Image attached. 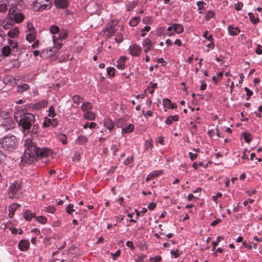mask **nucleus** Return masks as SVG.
Wrapping results in <instances>:
<instances>
[{
  "label": "nucleus",
  "mask_w": 262,
  "mask_h": 262,
  "mask_svg": "<svg viewBox=\"0 0 262 262\" xmlns=\"http://www.w3.org/2000/svg\"><path fill=\"white\" fill-rule=\"evenodd\" d=\"M25 147L24 155L21 157V162L30 164L39 158L48 157L51 155L49 148H38L32 139L27 138L24 140Z\"/></svg>",
  "instance_id": "nucleus-1"
},
{
  "label": "nucleus",
  "mask_w": 262,
  "mask_h": 262,
  "mask_svg": "<svg viewBox=\"0 0 262 262\" xmlns=\"http://www.w3.org/2000/svg\"><path fill=\"white\" fill-rule=\"evenodd\" d=\"M24 18L25 15L16 7L14 6L9 9L6 19L1 20L0 24L4 29H8L12 27L15 23L22 22Z\"/></svg>",
  "instance_id": "nucleus-2"
},
{
  "label": "nucleus",
  "mask_w": 262,
  "mask_h": 262,
  "mask_svg": "<svg viewBox=\"0 0 262 262\" xmlns=\"http://www.w3.org/2000/svg\"><path fill=\"white\" fill-rule=\"evenodd\" d=\"M15 118L18 122L19 126H21L24 129L28 130V131H29L32 123L35 121V117L31 113H22V114H20L19 120L17 116H15Z\"/></svg>",
  "instance_id": "nucleus-3"
},
{
  "label": "nucleus",
  "mask_w": 262,
  "mask_h": 262,
  "mask_svg": "<svg viewBox=\"0 0 262 262\" xmlns=\"http://www.w3.org/2000/svg\"><path fill=\"white\" fill-rule=\"evenodd\" d=\"M17 140L13 135H8L0 140V148L8 151H12L16 147Z\"/></svg>",
  "instance_id": "nucleus-4"
},
{
  "label": "nucleus",
  "mask_w": 262,
  "mask_h": 262,
  "mask_svg": "<svg viewBox=\"0 0 262 262\" xmlns=\"http://www.w3.org/2000/svg\"><path fill=\"white\" fill-rule=\"evenodd\" d=\"M50 7L51 2L49 0H36L33 4V9L36 11H42Z\"/></svg>",
  "instance_id": "nucleus-5"
},
{
  "label": "nucleus",
  "mask_w": 262,
  "mask_h": 262,
  "mask_svg": "<svg viewBox=\"0 0 262 262\" xmlns=\"http://www.w3.org/2000/svg\"><path fill=\"white\" fill-rule=\"evenodd\" d=\"M20 189V185L17 182H14L11 183L9 188L8 193L10 195L9 198L13 199L15 197L14 194H16Z\"/></svg>",
  "instance_id": "nucleus-6"
},
{
  "label": "nucleus",
  "mask_w": 262,
  "mask_h": 262,
  "mask_svg": "<svg viewBox=\"0 0 262 262\" xmlns=\"http://www.w3.org/2000/svg\"><path fill=\"white\" fill-rule=\"evenodd\" d=\"M56 52L53 48H47L43 49L40 53V57L42 58H47L54 55Z\"/></svg>",
  "instance_id": "nucleus-7"
},
{
  "label": "nucleus",
  "mask_w": 262,
  "mask_h": 262,
  "mask_svg": "<svg viewBox=\"0 0 262 262\" xmlns=\"http://www.w3.org/2000/svg\"><path fill=\"white\" fill-rule=\"evenodd\" d=\"M129 50L130 54L133 56H138L142 51L141 47L137 44H133L130 46Z\"/></svg>",
  "instance_id": "nucleus-8"
},
{
  "label": "nucleus",
  "mask_w": 262,
  "mask_h": 262,
  "mask_svg": "<svg viewBox=\"0 0 262 262\" xmlns=\"http://www.w3.org/2000/svg\"><path fill=\"white\" fill-rule=\"evenodd\" d=\"M29 245L30 243L28 240L22 239L18 244V247L21 251H25L28 249Z\"/></svg>",
  "instance_id": "nucleus-9"
},
{
  "label": "nucleus",
  "mask_w": 262,
  "mask_h": 262,
  "mask_svg": "<svg viewBox=\"0 0 262 262\" xmlns=\"http://www.w3.org/2000/svg\"><path fill=\"white\" fill-rule=\"evenodd\" d=\"M55 6L59 8L64 9L68 5V0H54Z\"/></svg>",
  "instance_id": "nucleus-10"
},
{
  "label": "nucleus",
  "mask_w": 262,
  "mask_h": 262,
  "mask_svg": "<svg viewBox=\"0 0 262 262\" xmlns=\"http://www.w3.org/2000/svg\"><path fill=\"white\" fill-rule=\"evenodd\" d=\"M163 170H155L150 173L146 178V181H149L151 179L156 178L160 175L162 174Z\"/></svg>",
  "instance_id": "nucleus-11"
},
{
  "label": "nucleus",
  "mask_w": 262,
  "mask_h": 262,
  "mask_svg": "<svg viewBox=\"0 0 262 262\" xmlns=\"http://www.w3.org/2000/svg\"><path fill=\"white\" fill-rule=\"evenodd\" d=\"M142 45L144 48V52L147 53L151 48L152 42L149 38H146L143 42Z\"/></svg>",
  "instance_id": "nucleus-12"
},
{
  "label": "nucleus",
  "mask_w": 262,
  "mask_h": 262,
  "mask_svg": "<svg viewBox=\"0 0 262 262\" xmlns=\"http://www.w3.org/2000/svg\"><path fill=\"white\" fill-rule=\"evenodd\" d=\"M126 60L125 56H121L117 62L116 67L120 70H123L124 68V62Z\"/></svg>",
  "instance_id": "nucleus-13"
},
{
  "label": "nucleus",
  "mask_w": 262,
  "mask_h": 262,
  "mask_svg": "<svg viewBox=\"0 0 262 262\" xmlns=\"http://www.w3.org/2000/svg\"><path fill=\"white\" fill-rule=\"evenodd\" d=\"M113 25H109L105 29V32L107 33V36L108 37H111L116 32V29L114 28Z\"/></svg>",
  "instance_id": "nucleus-14"
},
{
  "label": "nucleus",
  "mask_w": 262,
  "mask_h": 262,
  "mask_svg": "<svg viewBox=\"0 0 262 262\" xmlns=\"http://www.w3.org/2000/svg\"><path fill=\"white\" fill-rule=\"evenodd\" d=\"M229 33L234 36L237 35L240 32V30L238 27H234L233 26H229L228 28Z\"/></svg>",
  "instance_id": "nucleus-15"
},
{
  "label": "nucleus",
  "mask_w": 262,
  "mask_h": 262,
  "mask_svg": "<svg viewBox=\"0 0 262 262\" xmlns=\"http://www.w3.org/2000/svg\"><path fill=\"white\" fill-rule=\"evenodd\" d=\"M104 125L110 130H112L114 127V124L113 122L109 118L104 120Z\"/></svg>",
  "instance_id": "nucleus-16"
},
{
  "label": "nucleus",
  "mask_w": 262,
  "mask_h": 262,
  "mask_svg": "<svg viewBox=\"0 0 262 262\" xmlns=\"http://www.w3.org/2000/svg\"><path fill=\"white\" fill-rule=\"evenodd\" d=\"M53 41L54 45L52 48H53L55 52L56 53L61 48L62 44L58 42L55 36H53Z\"/></svg>",
  "instance_id": "nucleus-17"
},
{
  "label": "nucleus",
  "mask_w": 262,
  "mask_h": 262,
  "mask_svg": "<svg viewBox=\"0 0 262 262\" xmlns=\"http://www.w3.org/2000/svg\"><path fill=\"white\" fill-rule=\"evenodd\" d=\"M47 104V102L46 100H42L37 102L34 105V108L39 110L45 107Z\"/></svg>",
  "instance_id": "nucleus-18"
},
{
  "label": "nucleus",
  "mask_w": 262,
  "mask_h": 262,
  "mask_svg": "<svg viewBox=\"0 0 262 262\" xmlns=\"http://www.w3.org/2000/svg\"><path fill=\"white\" fill-rule=\"evenodd\" d=\"M30 86L28 84L24 83L17 86V91L18 93H22L25 91L28 90Z\"/></svg>",
  "instance_id": "nucleus-19"
},
{
  "label": "nucleus",
  "mask_w": 262,
  "mask_h": 262,
  "mask_svg": "<svg viewBox=\"0 0 262 262\" xmlns=\"http://www.w3.org/2000/svg\"><path fill=\"white\" fill-rule=\"evenodd\" d=\"M179 120V117L177 115L170 116H169L165 121V123L168 125L172 124V121H177Z\"/></svg>",
  "instance_id": "nucleus-20"
},
{
  "label": "nucleus",
  "mask_w": 262,
  "mask_h": 262,
  "mask_svg": "<svg viewBox=\"0 0 262 262\" xmlns=\"http://www.w3.org/2000/svg\"><path fill=\"white\" fill-rule=\"evenodd\" d=\"M173 30L176 33L180 34L183 32L184 28L182 25L178 24H173Z\"/></svg>",
  "instance_id": "nucleus-21"
},
{
  "label": "nucleus",
  "mask_w": 262,
  "mask_h": 262,
  "mask_svg": "<svg viewBox=\"0 0 262 262\" xmlns=\"http://www.w3.org/2000/svg\"><path fill=\"white\" fill-rule=\"evenodd\" d=\"M35 214L33 213L31 211L27 210L24 214V218L27 221H30L32 217H35Z\"/></svg>",
  "instance_id": "nucleus-22"
},
{
  "label": "nucleus",
  "mask_w": 262,
  "mask_h": 262,
  "mask_svg": "<svg viewBox=\"0 0 262 262\" xmlns=\"http://www.w3.org/2000/svg\"><path fill=\"white\" fill-rule=\"evenodd\" d=\"M138 0H134L132 2H130L126 6L127 10L128 11H130L133 10V9L138 4Z\"/></svg>",
  "instance_id": "nucleus-23"
},
{
  "label": "nucleus",
  "mask_w": 262,
  "mask_h": 262,
  "mask_svg": "<svg viewBox=\"0 0 262 262\" xmlns=\"http://www.w3.org/2000/svg\"><path fill=\"white\" fill-rule=\"evenodd\" d=\"M20 206L19 205L17 204H11L9 207V212H10L9 213V215L10 216V217H11L13 214H14V212Z\"/></svg>",
  "instance_id": "nucleus-24"
},
{
  "label": "nucleus",
  "mask_w": 262,
  "mask_h": 262,
  "mask_svg": "<svg viewBox=\"0 0 262 262\" xmlns=\"http://www.w3.org/2000/svg\"><path fill=\"white\" fill-rule=\"evenodd\" d=\"M84 117L90 120H94L95 118V114L90 111L85 112L83 115Z\"/></svg>",
  "instance_id": "nucleus-25"
},
{
  "label": "nucleus",
  "mask_w": 262,
  "mask_h": 262,
  "mask_svg": "<svg viewBox=\"0 0 262 262\" xmlns=\"http://www.w3.org/2000/svg\"><path fill=\"white\" fill-rule=\"evenodd\" d=\"M92 108V105L89 102H84L81 105V109L83 112H88Z\"/></svg>",
  "instance_id": "nucleus-26"
},
{
  "label": "nucleus",
  "mask_w": 262,
  "mask_h": 262,
  "mask_svg": "<svg viewBox=\"0 0 262 262\" xmlns=\"http://www.w3.org/2000/svg\"><path fill=\"white\" fill-rule=\"evenodd\" d=\"M19 34V30L17 28H14L13 30H10L8 33V35L9 36L14 38L16 36H17Z\"/></svg>",
  "instance_id": "nucleus-27"
},
{
  "label": "nucleus",
  "mask_w": 262,
  "mask_h": 262,
  "mask_svg": "<svg viewBox=\"0 0 262 262\" xmlns=\"http://www.w3.org/2000/svg\"><path fill=\"white\" fill-rule=\"evenodd\" d=\"M68 31L67 30L62 29L60 31L59 37L60 40H64L66 39L68 37Z\"/></svg>",
  "instance_id": "nucleus-28"
},
{
  "label": "nucleus",
  "mask_w": 262,
  "mask_h": 262,
  "mask_svg": "<svg viewBox=\"0 0 262 262\" xmlns=\"http://www.w3.org/2000/svg\"><path fill=\"white\" fill-rule=\"evenodd\" d=\"M134 126L133 124H130L127 127L122 128V133H130L134 130Z\"/></svg>",
  "instance_id": "nucleus-29"
},
{
  "label": "nucleus",
  "mask_w": 262,
  "mask_h": 262,
  "mask_svg": "<svg viewBox=\"0 0 262 262\" xmlns=\"http://www.w3.org/2000/svg\"><path fill=\"white\" fill-rule=\"evenodd\" d=\"M57 139L63 144H66L67 142V137L64 134L58 135Z\"/></svg>",
  "instance_id": "nucleus-30"
},
{
  "label": "nucleus",
  "mask_w": 262,
  "mask_h": 262,
  "mask_svg": "<svg viewBox=\"0 0 262 262\" xmlns=\"http://www.w3.org/2000/svg\"><path fill=\"white\" fill-rule=\"evenodd\" d=\"M77 141L79 144H82L88 142V139L84 136H81L78 138Z\"/></svg>",
  "instance_id": "nucleus-31"
},
{
  "label": "nucleus",
  "mask_w": 262,
  "mask_h": 262,
  "mask_svg": "<svg viewBox=\"0 0 262 262\" xmlns=\"http://www.w3.org/2000/svg\"><path fill=\"white\" fill-rule=\"evenodd\" d=\"M215 13L212 11H208L206 12V15L205 16V20H209L211 18L214 17Z\"/></svg>",
  "instance_id": "nucleus-32"
},
{
  "label": "nucleus",
  "mask_w": 262,
  "mask_h": 262,
  "mask_svg": "<svg viewBox=\"0 0 262 262\" xmlns=\"http://www.w3.org/2000/svg\"><path fill=\"white\" fill-rule=\"evenodd\" d=\"M248 15L249 16L250 20L254 24H255L259 21V18L258 17L255 18L252 13L249 12L248 13Z\"/></svg>",
  "instance_id": "nucleus-33"
},
{
  "label": "nucleus",
  "mask_w": 262,
  "mask_h": 262,
  "mask_svg": "<svg viewBox=\"0 0 262 262\" xmlns=\"http://www.w3.org/2000/svg\"><path fill=\"white\" fill-rule=\"evenodd\" d=\"M140 21V18L136 17L132 18L129 21V25L131 26H136Z\"/></svg>",
  "instance_id": "nucleus-34"
},
{
  "label": "nucleus",
  "mask_w": 262,
  "mask_h": 262,
  "mask_svg": "<svg viewBox=\"0 0 262 262\" xmlns=\"http://www.w3.org/2000/svg\"><path fill=\"white\" fill-rule=\"evenodd\" d=\"M96 124L95 122H91V123L86 122L85 124H84L83 125V127L85 129L87 128L88 127H89V128L92 129V128H95L96 127Z\"/></svg>",
  "instance_id": "nucleus-35"
},
{
  "label": "nucleus",
  "mask_w": 262,
  "mask_h": 262,
  "mask_svg": "<svg viewBox=\"0 0 262 262\" xmlns=\"http://www.w3.org/2000/svg\"><path fill=\"white\" fill-rule=\"evenodd\" d=\"M11 52V48L9 46H5L3 48L2 53L5 55L8 56Z\"/></svg>",
  "instance_id": "nucleus-36"
},
{
  "label": "nucleus",
  "mask_w": 262,
  "mask_h": 262,
  "mask_svg": "<svg viewBox=\"0 0 262 262\" xmlns=\"http://www.w3.org/2000/svg\"><path fill=\"white\" fill-rule=\"evenodd\" d=\"M72 100L74 103L78 104L81 102V100H83V98L80 97L78 95H74L72 98Z\"/></svg>",
  "instance_id": "nucleus-37"
},
{
  "label": "nucleus",
  "mask_w": 262,
  "mask_h": 262,
  "mask_svg": "<svg viewBox=\"0 0 262 262\" xmlns=\"http://www.w3.org/2000/svg\"><path fill=\"white\" fill-rule=\"evenodd\" d=\"M196 5L199 8L198 10H199V14H202L203 13L202 9L203 8L204 5H206V3L203 1H199L197 2Z\"/></svg>",
  "instance_id": "nucleus-38"
},
{
  "label": "nucleus",
  "mask_w": 262,
  "mask_h": 262,
  "mask_svg": "<svg viewBox=\"0 0 262 262\" xmlns=\"http://www.w3.org/2000/svg\"><path fill=\"white\" fill-rule=\"evenodd\" d=\"M223 239V237L222 236H219L217 237L216 241L212 242V247H213L212 251H213L214 250L215 247L217 246L218 243Z\"/></svg>",
  "instance_id": "nucleus-39"
},
{
  "label": "nucleus",
  "mask_w": 262,
  "mask_h": 262,
  "mask_svg": "<svg viewBox=\"0 0 262 262\" xmlns=\"http://www.w3.org/2000/svg\"><path fill=\"white\" fill-rule=\"evenodd\" d=\"M59 31V28L55 25H53L50 28V32L52 34H55Z\"/></svg>",
  "instance_id": "nucleus-40"
},
{
  "label": "nucleus",
  "mask_w": 262,
  "mask_h": 262,
  "mask_svg": "<svg viewBox=\"0 0 262 262\" xmlns=\"http://www.w3.org/2000/svg\"><path fill=\"white\" fill-rule=\"evenodd\" d=\"M73 205L72 204H69L66 208L67 212L69 214L72 215L73 212L75 211L73 209Z\"/></svg>",
  "instance_id": "nucleus-41"
},
{
  "label": "nucleus",
  "mask_w": 262,
  "mask_h": 262,
  "mask_svg": "<svg viewBox=\"0 0 262 262\" xmlns=\"http://www.w3.org/2000/svg\"><path fill=\"white\" fill-rule=\"evenodd\" d=\"M35 39V36L34 34H32V33H30L27 34L26 36V39L29 41V42H31Z\"/></svg>",
  "instance_id": "nucleus-42"
},
{
  "label": "nucleus",
  "mask_w": 262,
  "mask_h": 262,
  "mask_svg": "<svg viewBox=\"0 0 262 262\" xmlns=\"http://www.w3.org/2000/svg\"><path fill=\"white\" fill-rule=\"evenodd\" d=\"M150 29V27L148 26H145L142 30H141V32H142V34H141V36L142 37H144L146 35V33L145 32H148Z\"/></svg>",
  "instance_id": "nucleus-43"
},
{
  "label": "nucleus",
  "mask_w": 262,
  "mask_h": 262,
  "mask_svg": "<svg viewBox=\"0 0 262 262\" xmlns=\"http://www.w3.org/2000/svg\"><path fill=\"white\" fill-rule=\"evenodd\" d=\"M203 36L209 41H212L213 40L212 36L211 35H208V32L207 31H205L204 32Z\"/></svg>",
  "instance_id": "nucleus-44"
},
{
  "label": "nucleus",
  "mask_w": 262,
  "mask_h": 262,
  "mask_svg": "<svg viewBox=\"0 0 262 262\" xmlns=\"http://www.w3.org/2000/svg\"><path fill=\"white\" fill-rule=\"evenodd\" d=\"M243 135H244V138L245 141L246 143H249L251 141V135L246 133H244L243 134Z\"/></svg>",
  "instance_id": "nucleus-45"
},
{
  "label": "nucleus",
  "mask_w": 262,
  "mask_h": 262,
  "mask_svg": "<svg viewBox=\"0 0 262 262\" xmlns=\"http://www.w3.org/2000/svg\"><path fill=\"white\" fill-rule=\"evenodd\" d=\"M7 10V6L6 4H2L0 5V13H5Z\"/></svg>",
  "instance_id": "nucleus-46"
},
{
  "label": "nucleus",
  "mask_w": 262,
  "mask_h": 262,
  "mask_svg": "<svg viewBox=\"0 0 262 262\" xmlns=\"http://www.w3.org/2000/svg\"><path fill=\"white\" fill-rule=\"evenodd\" d=\"M163 104L164 106L169 108L170 105L171 104V101L168 99H164L163 100Z\"/></svg>",
  "instance_id": "nucleus-47"
},
{
  "label": "nucleus",
  "mask_w": 262,
  "mask_h": 262,
  "mask_svg": "<svg viewBox=\"0 0 262 262\" xmlns=\"http://www.w3.org/2000/svg\"><path fill=\"white\" fill-rule=\"evenodd\" d=\"M121 254V251L120 250H118L115 253H112L111 255H112L114 260H116L117 258L120 256Z\"/></svg>",
  "instance_id": "nucleus-48"
},
{
  "label": "nucleus",
  "mask_w": 262,
  "mask_h": 262,
  "mask_svg": "<svg viewBox=\"0 0 262 262\" xmlns=\"http://www.w3.org/2000/svg\"><path fill=\"white\" fill-rule=\"evenodd\" d=\"M9 44L13 49L17 47V42L14 40H9Z\"/></svg>",
  "instance_id": "nucleus-49"
},
{
  "label": "nucleus",
  "mask_w": 262,
  "mask_h": 262,
  "mask_svg": "<svg viewBox=\"0 0 262 262\" xmlns=\"http://www.w3.org/2000/svg\"><path fill=\"white\" fill-rule=\"evenodd\" d=\"M55 113H54V108L53 106H51L49 109V116L53 117L55 116Z\"/></svg>",
  "instance_id": "nucleus-50"
},
{
  "label": "nucleus",
  "mask_w": 262,
  "mask_h": 262,
  "mask_svg": "<svg viewBox=\"0 0 262 262\" xmlns=\"http://www.w3.org/2000/svg\"><path fill=\"white\" fill-rule=\"evenodd\" d=\"M37 220L42 224H45L47 222V219L43 216H39L37 217Z\"/></svg>",
  "instance_id": "nucleus-51"
},
{
  "label": "nucleus",
  "mask_w": 262,
  "mask_h": 262,
  "mask_svg": "<svg viewBox=\"0 0 262 262\" xmlns=\"http://www.w3.org/2000/svg\"><path fill=\"white\" fill-rule=\"evenodd\" d=\"M152 144L150 140H146L145 142V149H148L149 148L151 147Z\"/></svg>",
  "instance_id": "nucleus-52"
},
{
  "label": "nucleus",
  "mask_w": 262,
  "mask_h": 262,
  "mask_svg": "<svg viewBox=\"0 0 262 262\" xmlns=\"http://www.w3.org/2000/svg\"><path fill=\"white\" fill-rule=\"evenodd\" d=\"M107 72L108 75L114 76L115 74V69L113 67H109L107 69Z\"/></svg>",
  "instance_id": "nucleus-53"
},
{
  "label": "nucleus",
  "mask_w": 262,
  "mask_h": 262,
  "mask_svg": "<svg viewBox=\"0 0 262 262\" xmlns=\"http://www.w3.org/2000/svg\"><path fill=\"white\" fill-rule=\"evenodd\" d=\"M244 89L247 93V95L248 96V97L246 98V100H248L249 99V97L253 94V92L247 87H245Z\"/></svg>",
  "instance_id": "nucleus-54"
},
{
  "label": "nucleus",
  "mask_w": 262,
  "mask_h": 262,
  "mask_svg": "<svg viewBox=\"0 0 262 262\" xmlns=\"http://www.w3.org/2000/svg\"><path fill=\"white\" fill-rule=\"evenodd\" d=\"M38 128H39V126L37 124L33 125L31 132L33 134H36L37 133Z\"/></svg>",
  "instance_id": "nucleus-55"
},
{
  "label": "nucleus",
  "mask_w": 262,
  "mask_h": 262,
  "mask_svg": "<svg viewBox=\"0 0 262 262\" xmlns=\"http://www.w3.org/2000/svg\"><path fill=\"white\" fill-rule=\"evenodd\" d=\"M48 122L51 123V125H52L53 127H55L57 125L58 122L57 121L56 119H48Z\"/></svg>",
  "instance_id": "nucleus-56"
},
{
  "label": "nucleus",
  "mask_w": 262,
  "mask_h": 262,
  "mask_svg": "<svg viewBox=\"0 0 262 262\" xmlns=\"http://www.w3.org/2000/svg\"><path fill=\"white\" fill-rule=\"evenodd\" d=\"M243 6V4L242 3L238 2L237 4H235V9L237 10H241Z\"/></svg>",
  "instance_id": "nucleus-57"
},
{
  "label": "nucleus",
  "mask_w": 262,
  "mask_h": 262,
  "mask_svg": "<svg viewBox=\"0 0 262 262\" xmlns=\"http://www.w3.org/2000/svg\"><path fill=\"white\" fill-rule=\"evenodd\" d=\"M123 37L122 35L120 34L116 36L115 40L117 43H120L122 41Z\"/></svg>",
  "instance_id": "nucleus-58"
},
{
  "label": "nucleus",
  "mask_w": 262,
  "mask_h": 262,
  "mask_svg": "<svg viewBox=\"0 0 262 262\" xmlns=\"http://www.w3.org/2000/svg\"><path fill=\"white\" fill-rule=\"evenodd\" d=\"M255 52L256 54L260 55L262 53V47L258 45L256 48Z\"/></svg>",
  "instance_id": "nucleus-59"
},
{
  "label": "nucleus",
  "mask_w": 262,
  "mask_h": 262,
  "mask_svg": "<svg viewBox=\"0 0 262 262\" xmlns=\"http://www.w3.org/2000/svg\"><path fill=\"white\" fill-rule=\"evenodd\" d=\"M179 250L176 249V250H171L170 253L173 255L175 258H177L179 256Z\"/></svg>",
  "instance_id": "nucleus-60"
},
{
  "label": "nucleus",
  "mask_w": 262,
  "mask_h": 262,
  "mask_svg": "<svg viewBox=\"0 0 262 262\" xmlns=\"http://www.w3.org/2000/svg\"><path fill=\"white\" fill-rule=\"evenodd\" d=\"M222 222V220L220 219H217L216 220L213 221L210 224L211 226H215L218 224Z\"/></svg>",
  "instance_id": "nucleus-61"
},
{
  "label": "nucleus",
  "mask_w": 262,
  "mask_h": 262,
  "mask_svg": "<svg viewBox=\"0 0 262 262\" xmlns=\"http://www.w3.org/2000/svg\"><path fill=\"white\" fill-rule=\"evenodd\" d=\"M156 206V204L153 202H151V203H150L148 205L147 207H148V209H149L150 210H152L155 208Z\"/></svg>",
  "instance_id": "nucleus-62"
},
{
  "label": "nucleus",
  "mask_w": 262,
  "mask_h": 262,
  "mask_svg": "<svg viewBox=\"0 0 262 262\" xmlns=\"http://www.w3.org/2000/svg\"><path fill=\"white\" fill-rule=\"evenodd\" d=\"M150 259L154 262H159L161 260V257L160 256H156L153 258H151Z\"/></svg>",
  "instance_id": "nucleus-63"
},
{
  "label": "nucleus",
  "mask_w": 262,
  "mask_h": 262,
  "mask_svg": "<svg viewBox=\"0 0 262 262\" xmlns=\"http://www.w3.org/2000/svg\"><path fill=\"white\" fill-rule=\"evenodd\" d=\"M126 246L128 247H129L130 248V249L132 250H133L135 249V247L134 246V244L131 241H127L126 242Z\"/></svg>",
  "instance_id": "nucleus-64"
}]
</instances>
